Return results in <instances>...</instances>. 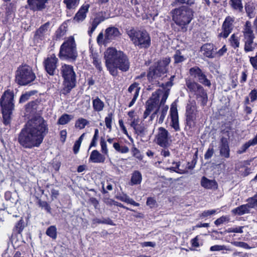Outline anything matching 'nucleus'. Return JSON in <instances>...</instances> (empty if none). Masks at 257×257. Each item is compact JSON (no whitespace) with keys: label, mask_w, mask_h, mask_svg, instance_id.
Listing matches in <instances>:
<instances>
[{"label":"nucleus","mask_w":257,"mask_h":257,"mask_svg":"<svg viewBox=\"0 0 257 257\" xmlns=\"http://www.w3.org/2000/svg\"><path fill=\"white\" fill-rule=\"evenodd\" d=\"M47 121L40 116L30 119L21 131L18 138V142L25 149L38 148L48 133Z\"/></svg>","instance_id":"1"},{"label":"nucleus","mask_w":257,"mask_h":257,"mask_svg":"<svg viewBox=\"0 0 257 257\" xmlns=\"http://www.w3.org/2000/svg\"><path fill=\"white\" fill-rule=\"evenodd\" d=\"M105 66L109 73L113 76L118 75V69L122 72L129 70L130 62L127 56L122 51L115 48H109L104 52Z\"/></svg>","instance_id":"2"},{"label":"nucleus","mask_w":257,"mask_h":257,"mask_svg":"<svg viewBox=\"0 0 257 257\" xmlns=\"http://www.w3.org/2000/svg\"><path fill=\"white\" fill-rule=\"evenodd\" d=\"M172 19L182 32H186L193 19L194 11L187 6H182L172 11Z\"/></svg>","instance_id":"3"},{"label":"nucleus","mask_w":257,"mask_h":257,"mask_svg":"<svg viewBox=\"0 0 257 257\" xmlns=\"http://www.w3.org/2000/svg\"><path fill=\"white\" fill-rule=\"evenodd\" d=\"M170 62V59L165 58L151 66L147 74L148 79L153 83H156L161 86L162 83L160 81L163 80L167 76V67Z\"/></svg>","instance_id":"4"},{"label":"nucleus","mask_w":257,"mask_h":257,"mask_svg":"<svg viewBox=\"0 0 257 257\" xmlns=\"http://www.w3.org/2000/svg\"><path fill=\"white\" fill-rule=\"evenodd\" d=\"M126 32L135 46L141 48H148L151 45V38L146 31L132 28L127 30Z\"/></svg>","instance_id":"5"},{"label":"nucleus","mask_w":257,"mask_h":257,"mask_svg":"<svg viewBox=\"0 0 257 257\" xmlns=\"http://www.w3.org/2000/svg\"><path fill=\"white\" fill-rule=\"evenodd\" d=\"M59 57L63 60H75L77 57L76 45L72 36L67 38L60 48Z\"/></svg>","instance_id":"6"},{"label":"nucleus","mask_w":257,"mask_h":257,"mask_svg":"<svg viewBox=\"0 0 257 257\" xmlns=\"http://www.w3.org/2000/svg\"><path fill=\"white\" fill-rule=\"evenodd\" d=\"M36 78L31 68L26 65L20 66L16 71V81L21 85H26L33 81Z\"/></svg>","instance_id":"7"},{"label":"nucleus","mask_w":257,"mask_h":257,"mask_svg":"<svg viewBox=\"0 0 257 257\" xmlns=\"http://www.w3.org/2000/svg\"><path fill=\"white\" fill-rule=\"evenodd\" d=\"M60 72L64 79V85L69 90L75 87L76 84V74L73 67L64 64L60 68Z\"/></svg>","instance_id":"8"},{"label":"nucleus","mask_w":257,"mask_h":257,"mask_svg":"<svg viewBox=\"0 0 257 257\" xmlns=\"http://www.w3.org/2000/svg\"><path fill=\"white\" fill-rule=\"evenodd\" d=\"M186 86L188 90L192 94L196 96L197 99L200 101L203 105L207 101V95L203 88L196 82L191 81L190 80H186Z\"/></svg>","instance_id":"9"},{"label":"nucleus","mask_w":257,"mask_h":257,"mask_svg":"<svg viewBox=\"0 0 257 257\" xmlns=\"http://www.w3.org/2000/svg\"><path fill=\"white\" fill-rule=\"evenodd\" d=\"M160 92L161 91L158 90L153 93L151 97L146 102V109L143 114L144 119H146L153 110L159 108Z\"/></svg>","instance_id":"10"},{"label":"nucleus","mask_w":257,"mask_h":257,"mask_svg":"<svg viewBox=\"0 0 257 257\" xmlns=\"http://www.w3.org/2000/svg\"><path fill=\"white\" fill-rule=\"evenodd\" d=\"M58 59L54 54L49 55L44 59L43 61V65L45 70L50 75H54L57 69Z\"/></svg>","instance_id":"11"},{"label":"nucleus","mask_w":257,"mask_h":257,"mask_svg":"<svg viewBox=\"0 0 257 257\" xmlns=\"http://www.w3.org/2000/svg\"><path fill=\"white\" fill-rule=\"evenodd\" d=\"M14 94L12 91L7 90L5 91L0 99V105L2 109H14Z\"/></svg>","instance_id":"12"},{"label":"nucleus","mask_w":257,"mask_h":257,"mask_svg":"<svg viewBox=\"0 0 257 257\" xmlns=\"http://www.w3.org/2000/svg\"><path fill=\"white\" fill-rule=\"evenodd\" d=\"M186 123L191 127L194 125L198 116V111L196 103L194 101L190 102L186 106Z\"/></svg>","instance_id":"13"},{"label":"nucleus","mask_w":257,"mask_h":257,"mask_svg":"<svg viewBox=\"0 0 257 257\" xmlns=\"http://www.w3.org/2000/svg\"><path fill=\"white\" fill-rule=\"evenodd\" d=\"M170 136L168 131L163 127H159L155 135V141L161 147H166L169 145Z\"/></svg>","instance_id":"14"},{"label":"nucleus","mask_w":257,"mask_h":257,"mask_svg":"<svg viewBox=\"0 0 257 257\" xmlns=\"http://www.w3.org/2000/svg\"><path fill=\"white\" fill-rule=\"evenodd\" d=\"M174 76H172L170 78L169 81L165 83H161L160 86H161L163 88V90L159 89L161 91L160 96H161V101L159 102V106L166 105L165 103L168 97L170 88L173 85L172 82L174 80Z\"/></svg>","instance_id":"15"},{"label":"nucleus","mask_w":257,"mask_h":257,"mask_svg":"<svg viewBox=\"0 0 257 257\" xmlns=\"http://www.w3.org/2000/svg\"><path fill=\"white\" fill-rule=\"evenodd\" d=\"M189 73L192 76L196 78L199 82L203 85L207 86L211 85L210 81L199 67H194L190 68Z\"/></svg>","instance_id":"16"},{"label":"nucleus","mask_w":257,"mask_h":257,"mask_svg":"<svg viewBox=\"0 0 257 257\" xmlns=\"http://www.w3.org/2000/svg\"><path fill=\"white\" fill-rule=\"evenodd\" d=\"M170 116L171 118V126L175 130L179 131L180 130L178 114L176 103L173 102L171 105L170 111Z\"/></svg>","instance_id":"17"},{"label":"nucleus","mask_w":257,"mask_h":257,"mask_svg":"<svg viewBox=\"0 0 257 257\" xmlns=\"http://www.w3.org/2000/svg\"><path fill=\"white\" fill-rule=\"evenodd\" d=\"M234 18L228 16L226 18L222 25V32L219 34L220 37L227 38L231 33L233 28Z\"/></svg>","instance_id":"18"},{"label":"nucleus","mask_w":257,"mask_h":257,"mask_svg":"<svg viewBox=\"0 0 257 257\" xmlns=\"http://www.w3.org/2000/svg\"><path fill=\"white\" fill-rule=\"evenodd\" d=\"M50 23L48 22L42 25L36 32L35 39L42 40L49 35Z\"/></svg>","instance_id":"19"},{"label":"nucleus","mask_w":257,"mask_h":257,"mask_svg":"<svg viewBox=\"0 0 257 257\" xmlns=\"http://www.w3.org/2000/svg\"><path fill=\"white\" fill-rule=\"evenodd\" d=\"M121 35L119 30L114 27H109L105 31V41L110 42Z\"/></svg>","instance_id":"20"},{"label":"nucleus","mask_w":257,"mask_h":257,"mask_svg":"<svg viewBox=\"0 0 257 257\" xmlns=\"http://www.w3.org/2000/svg\"><path fill=\"white\" fill-rule=\"evenodd\" d=\"M243 41H253L255 36L253 31L251 29V23L247 21L242 30Z\"/></svg>","instance_id":"21"},{"label":"nucleus","mask_w":257,"mask_h":257,"mask_svg":"<svg viewBox=\"0 0 257 257\" xmlns=\"http://www.w3.org/2000/svg\"><path fill=\"white\" fill-rule=\"evenodd\" d=\"M138 83L135 82L131 85L128 88V92L131 93L133 96L132 100L128 105L129 107H132L134 104L139 96L140 90V87Z\"/></svg>","instance_id":"22"},{"label":"nucleus","mask_w":257,"mask_h":257,"mask_svg":"<svg viewBox=\"0 0 257 257\" xmlns=\"http://www.w3.org/2000/svg\"><path fill=\"white\" fill-rule=\"evenodd\" d=\"M105 160L104 155L100 153L97 150L92 151L89 159V161L93 163H103Z\"/></svg>","instance_id":"23"},{"label":"nucleus","mask_w":257,"mask_h":257,"mask_svg":"<svg viewBox=\"0 0 257 257\" xmlns=\"http://www.w3.org/2000/svg\"><path fill=\"white\" fill-rule=\"evenodd\" d=\"M229 152L230 150L227 139L225 138H222L220 146V155L225 158H228L230 155Z\"/></svg>","instance_id":"24"},{"label":"nucleus","mask_w":257,"mask_h":257,"mask_svg":"<svg viewBox=\"0 0 257 257\" xmlns=\"http://www.w3.org/2000/svg\"><path fill=\"white\" fill-rule=\"evenodd\" d=\"M89 8L88 4L83 5L76 14L74 20L76 22L83 21L86 18V14L88 12Z\"/></svg>","instance_id":"25"},{"label":"nucleus","mask_w":257,"mask_h":257,"mask_svg":"<svg viewBox=\"0 0 257 257\" xmlns=\"http://www.w3.org/2000/svg\"><path fill=\"white\" fill-rule=\"evenodd\" d=\"M201 185L207 189H216L218 187L217 183L215 180L208 179L205 176L201 178Z\"/></svg>","instance_id":"26"},{"label":"nucleus","mask_w":257,"mask_h":257,"mask_svg":"<svg viewBox=\"0 0 257 257\" xmlns=\"http://www.w3.org/2000/svg\"><path fill=\"white\" fill-rule=\"evenodd\" d=\"M168 109L169 106L168 105L159 106V108L156 109V111H157V117L158 118L157 121H158L159 124L163 122L167 115Z\"/></svg>","instance_id":"27"},{"label":"nucleus","mask_w":257,"mask_h":257,"mask_svg":"<svg viewBox=\"0 0 257 257\" xmlns=\"http://www.w3.org/2000/svg\"><path fill=\"white\" fill-rule=\"evenodd\" d=\"M248 203L246 204L242 205L238 207L233 209L231 212L234 214L238 215H242L246 213H248L249 211V209L252 208L250 205V200L248 199Z\"/></svg>","instance_id":"28"},{"label":"nucleus","mask_w":257,"mask_h":257,"mask_svg":"<svg viewBox=\"0 0 257 257\" xmlns=\"http://www.w3.org/2000/svg\"><path fill=\"white\" fill-rule=\"evenodd\" d=\"M201 51L203 54L209 58H213L214 57V47L213 45L211 44H205L201 48Z\"/></svg>","instance_id":"29"},{"label":"nucleus","mask_w":257,"mask_h":257,"mask_svg":"<svg viewBox=\"0 0 257 257\" xmlns=\"http://www.w3.org/2000/svg\"><path fill=\"white\" fill-rule=\"evenodd\" d=\"M92 106L94 111L100 112L103 110L105 104L98 96L92 97Z\"/></svg>","instance_id":"30"},{"label":"nucleus","mask_w":257,"mask_h":257,"mask_svg":"<svg viewBox=\"0 0 257 257\" xmlns=\"http://www.w3.org/2000/svg\"><path fill=\"white\" fill-rule=\"evenodd\" d=\"M142 180L141 173L138 171H135L132 175L130 184L131 185L140 184Z\"/></svg>","instance_id":"31"},{"label":"nucleus","mask_w":257,"mask_h":257,"mask_svg":"<svg viewBox=\"0 0 257 257\" xmlns=\"http://www.w3.org/2000/svg\"><path fill=\"white\" fill-rule=\"evenodd\" d=\"M136 134L141 136H144L147 133V127L145 125L144 123L139 122L135 125V127H133Z\"/></svg>","instance_id":"32"},{"label":"nucleus","mask_w":257,"mask_h":257,"mask_svg":"<svg viewBox=\"0 0 257 257\" xmlns=\"http://www.w3.org/2000/svg\"><path fill=\"white\" fill-rule=\"evenodd\" d=\"M92 59V62L95 66L96 68L99 71L102 70V67L101 65V58L97 54H92L91 57Z\"/></svg>","instance_id":"33"},{"label":"nucleus","mask_w":257,"mask_h":257,"mask_svg":"<svg viewBox=\"0 0 257 257\" xmlns=\"http://www.w3.org/2000/svg\"><path fill=\"white\" fill-rule=\"evenodd\" d=\"M256 144H257V140L256 139L254 138L253 139L249 140L243 144L237 151V153L239 154H242L244 153L250 146H253Z\"/></svg>","instance_id":"34"},{"label":"nucleus","mask_w":257,"mask_h":257,"mask_svg":"<svg viewBox=\"0 0 257 257\" xmlns=\"http://www.w3.org/2000/svg\"><path fill=\"white\" fill-rule=\"evenodd\" d=\"M244 50L246 53L252 52L254 50L256 44L253 41H244Z\"/></svg>","instance_id":"35"},{"label":"nucleus","mask_w":257,"mask_h":257,"mask_svg":"<svg viewBox=\"0 0 257 257\" xmlns=\"http://www.w3.org/2000/svg\"><path fill=\"white\" fill-rule=\"evenodd\" d=\"M127 115L128 116V120L131 121L130 125L132 127H135V125L140 122L139 118L135 116L134 110L129 111Z\"/></svg>","instance_id":"36"},{"label":"nucleus","mask_w":257,"mask_h":257,"mask_svg":"<svg viewBox=\"0 0 257 257\" xmlns=\"http://www.w3.org/2000/svg\"><path fill=\"white\" fill-rule=\"evenodd\" d=\"M73 116L68 114H64L59 118L57 123L60 125H64L68 123L72 119Z\"/></svg>","instance_id":"37"},{"label":"nucleus","mask_w":257,"mask_h":257,"mask_svg":"<svg viewBox=\"0 0 257 257\" xmlns=\"http://www.w3.org/2000/svg\"><path fill=\"white\" fill-rule=\"evenodd\" d=\"M3 113V117L4 123L5 125H7L10 123V116L12 113L13 110L11 109H2Z\"/></svg>","instance_id":"38"},{"label":"nucleus","mask_w":257,"mask_h":257,"mask_svg":"<svg viewBox=\"0 0 257 257\" xmlns=\"http://www.w3.org/2000/svg\"><path fill=\"white\" fill-rule=\"evenodd\" d=\"M80 0H64L63 3L66 5L68 9L76 8L79 3Z\"/></svg>","instance_id":"39"},{"label":"nucleus","mask_w":257,"mask_h":257,"mask_svg":"<svg viewBox=\"0 0 257 257\" xmlns=\"http://www.w3.org/2000/svg\"><path fill=\"white\" fill-rule=\"evenodd\" d=\"M118 199L121 201L132 204L135 206H139L140 205L139 203L136 202L133 199L131 198L126 195H123L122 196H119Z\"/></svg>","instance_id":"40"},{"label":"nucleus","mask_w":257,"mask_h":257,"mask_svg":"<svg viewBox=\"0 0 257 257\" xmlns=\"http://www.w3.org/2000/svg\"><path fill=\"white\" fill-rule=\"evenodd\" d=\"M230 5L232 8L239 12L242 11L243 6L241 0H230Z\"/></svg>","instance_id":"41"},{"label":"nucleus","mask_w":257,"mask_h":257,"mask_svg":"<svg viewBox=\"0 0 257 257\" xmlns=\"http://www.w3.org/2000/svg\"><path fill=\"white\" fill-rule=\"evenodd\" d=\"M113 147L116 151L122 154L127 153L129 151V149L127 147L120 146L118 143H113Z\"/></svg>","instance_id":"42"},{"label":"nucleus","mask_w":257,"mask_h":257,"mask_svg":"<svg viewBox=\"0 0 257 257\" xmlns=\"http://www.w3.org/2000/svg\"><path fill=\"white\" fill-rule=\"evenodd\" d=\"M46 234L53 239H56L57 237V228L55 226H50L47 229Z\"/></svg>","instance_id":"43"},{"label":"nucleus","mask_w":257,"mask_h":257,"mask_svg":"<svg viewBox=\"0 0 257 257\" xmlns=\"http://www.w3.org/2000/svg\"><path fill=\"white\" fill-rule=\"evenodd\" d=\"M229 41L231 46L234 49H236L239 47V39L235 34H233L231 36Z\"/></svg>","instance_id":"44"},{"label":"nucleus","mask_w":257,"mask_h":257,"mask_svg":"<svg viewBox=\"0 0 257 257\" xmlns=\"http://www.w3.org/2000/svg\"><path fill=\"white\" fill-rule=\"evenodd\" d=\"M105 20V18L103 16L102 13H99L97 14L96 17L94 18L92 22V24L97 27L100 23L103 22Z\"/></svg>","instance_id":"45"},{"label":"nucleus","mask_w":257,"mask_h":257,"mask_svg":"<svg viewBox=\"0 0 257 257\" xmlns=\"http://www.w3.org/2000/svg\"><path fill=\"white\" fill-rule=\"evenodd\" d=\"M89 123V121L86 119L79 118L75 123V126L79 129H83Z\"/></svg>","instance_id":"46"},{"label":"nucleus","mask_w":257,"mask_h":257,"mask_svg":"<svg viewBox=\"0 0 257 257\" xmlns=\"http://www.w3.org/2000/svg\"><path fill=\"white\" fill-rule=\"evenodd\" d=\"M230 250V249L224 245H214L210 247L211 251H219L221 250Z\"/></svg>","instance_id":"47"},{"label":"nucleus","mask_w":257,"mask_h":257,"mask_svg":"<svg viewBox=\"0 0 257 257\" xmlns=\"http://www.w3.org/2000/svg\"><path fill=\"white\" fill-rule=\"evenodd\" d=\"M113 118V114L109 113L105 118V123L107 128L110 130L111 129V123Z\"/></svg>","instance_id":"48"},{"label":"nucleus","mask_w":257,"mask_h":257,"mask_svg":"<svg viewBox=\"0 0 257 257\" xmlns=\"http://www.w3.org/2000/svg\"><path fill=\"white\" fill-rule=\"evenodd\" d=\"M229 220V217L228 216H222L220 218H218L214 221V224L216 226H219L220 224L225 222H228Z\"/></svg>","instance_id":"49"},{"label":"nucleus","mask_w":257,"mask_h":257,"mask_svg":"<svg viewBox=\"0 0 257 257\" xmlns=\"http://www.w3.org/2000/svg\"><path fill=\"white\" fill-rule=\"evenodd\" d=\"M100 144L101 146V152L105 155H108V150L107 149V145L105 140L101 138L100 140Z\"/></svg>","instance_id":"50"},{"label":"nucleus","mask_w":257,"mask_h":257,"mask_svg":"<svg viewBox=\"0 0 257 257\" xmlns=\"http://www.w3.org/2000/svg\"><path fill=\"white\" fill-rule=\"evenodd\" d=\"M66 32V28L65 26H60L56 32V36L57 38H60L63 37Z\"/></svg>","instance_id":"51"},{"label":"nucleus","mask_w":257,"mask_h":257,"mask_svg":"<svg viewBox=\"0 0 257 257\" xmlns=\"http://www.w3.org/2000/svg\"><path fill=\"white\" fill-rule=\"evenodd\" d=\"M99 131L98 129H95L94 131V135L90 143L89 148L92 147H95L97 144V141L98 138Z\"/></svg>","instance_id":"52"},{"label":"nucleus","mask_w":257,"mask_h":257,"mask_svg":"<svg viewBox=\"0 0 257 257\" xmlns=\"http://www.w3.org/2000/svg\"><path fill=\"white\" fill-rule=\"evenodd\" d=\"M175 63H178L184 61L185 60L184 57L181 55L180 52L177 51L174 55Z\"/></svg>","instance_id":"53"},{"label":"nucleus","mask_w":257,"mask_h":257,"mask_svg":"<svg viewBox=\"0 0 257 257\" xmlns=\"http://www.w3.org/2000/svg\"><path fill=\"white\" fill-rule=\"evenodd\" d=\"M191 243L194 247H199L202 245V243L200 242V238L198 236H196L195 238L191 240Z\"/></svg>","instance_id":"54"},{"label":"nucleus","mask_w":257,"mask_h":257,"mask_svg":"<svg viewBox=\"0 0 257 257\" xmlns=\"http://www.w3.org/2000/svg\"><path fill=\"white\" fill-rule=\"evenodd\" d=\"M146 204L150 208H154L157 206V203L155 198L153 197H149L147 199Z\"/></svg>","instance_id":"55"},{"label":"nucleus","mask_w":257,"mask_h":257,"mask_svg":"<svg viewBox=\"0 0 257 257\" xmlns=\"http://www.w3.org/2000/svg\"><path fill=\"white\" fill-rule=\"evenodd\" d=\"M216 212V210L212 209L209 210L204 211L200 215V217L201 218H203L211 215L215 214Z\"/></svg>","instance_id":"56"},{"label":"nucleus","mask_w":257,"mask_h":257,"mask_svg":"<svg viewBox=\"0 0 257 257\" xmlns=\"http://www.w3.org/2000/svg\"><path fill=\"white\" fill-rule=\"evenodd\" d=\"M243 228V226H239L236 227H231L228 228L227 229V232L228 233H241L243 232L242 228Z\"/></svg>","instance_id":"57"},{"label":"nucleus","mask_w":257,"mask_h":257,"mask_svg":"<svg viewBox=\"0 0 257 257\" xmlns=\"http://www.w3.org/2000/svg\"><path fill=\"white\" fill-rule=\"evenodd\" d=\"M231 243L235 246L240 247L245 249L250 248L246 243L242 241H233Z\"/></svg>","instance_id":"58"},{"label":"nucleus","mask_w":257,"mask_h":257,"mask_svg":"<svg viewBox=\"0 0 257 257\" xmlns=\"http://www.w3.org/2000/svg\"><path fill=\"white\" fill-rule=\"evenodd\" d=\"M249 62L253 68L257 70V54L254 56L249 57Z\"/></svg>","instance_id":"59"},{"label":"nucleus","mask_w":257,"mask_h":257,"mask_svg":"<svg viewBox=\"0 0 257 257\" xmlns=\"http://www.w3.org/2000/svg\"><path fill=\"white\" fill-rule=\"evenodd\" d=\"M32 94V92H26L22 94L19 100L20 103H23L28 100Z\"/></svg>","instance_id":"60"},{"label":"nucleus","mask_w":257,"mask_h":257,"mask_svg":"<svg viewBox=\"0 0 257 257\" xmlns=\"http://www.w3.org/2000/svg\"><path fill=\"white\" fill-rule=\"evenodd\" d=\"M249 97L250 98L251 102H254L257 100V90L253 89L249 93Z\"/></svg>","instance_id":"61"},{"label":"nucleus","mask_w":257,"mask_h":257,"mask_svg":"<svg viewBox=\"0 0 257 257\" xmlns=\"http://www.w3.org/2000/svg\"><path fill=\"white\" fill-rule=\"evenodd\" d=\"M97 41L99 44H106L109 43L105 41V37L104 38V35L102 33H100L97 36Z\"/></svg>","instance_id":"62"},{"label":"nucleus","mask_w":257,"mask_h":257,"mask_svg":"<svg viewBox=\"0 0 257 257\" xmlns=\"http://www.w3.org/2000/svg\"><path fill=\"white\" fill-rule=\"evenodd\" d=\"M40 205L42 208H44L48 212H51V207L47 202H45V201L41 202L40 203Z\"/></svg>","instance_id":"63"},{"label":"nucleus","mask_w":257,"mask_h":257,"mask_svg":"<svg viewBox=\"0 0 257 257\" xmlns=\"http://www.w3.org/2000/svg\"><path fill=\"white\" fill-rule=\"evenodd\" d=\"M250 200V205L252 207L257 206V193L252 198H249Z\"/></svg>","instance_id":"64"}]
</instances>
